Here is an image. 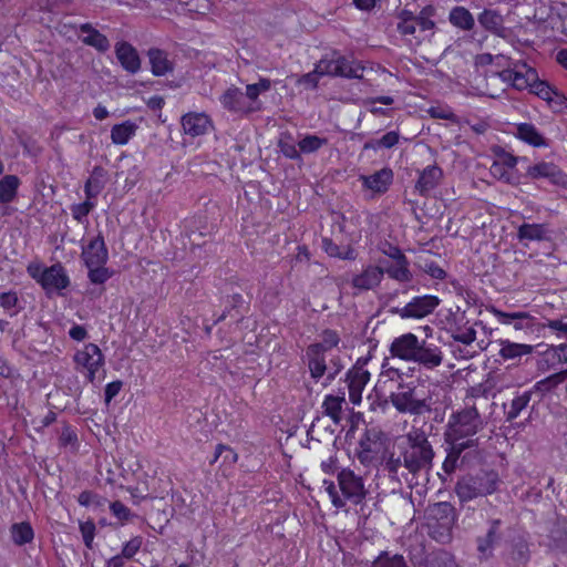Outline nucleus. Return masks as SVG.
<instances>
[{
	"label": "nucleus",
	"mask_w": 567,
	"mask_h": 567,
	"mask_svg": "<svg viewBox=\"0 0 567 567\" xmlns=\"http://www.w3.org/2000/svg\"><path fill=\"white\" fill-rule=\"evenodd\" d=\"M390 353L392 357L416 362L426 369H434L443 361V352L440 347L425 340L420 341L411 332L396 337L391 343Z\"/></svg>",
	"instance_id": "f257e3e1"
},
{
	"label": "nucleus",
	"mask_w": 567,
	"mask_h": 567,
	"mask_svg": "<svg viewBox=\"0 0 567 567\" xmlns=\"http://www.w3.org/2000/svg\"><path fill=\"white\" fill-rule=\"evenodd\" d=\"M403 467L413 476L429 473L433 466L435 452L426 433L421 429H412L405 435V444L400 445Z\"/></svg>",
	"instance_id": "f03ea898"
},
{
	"label": "nucleus",
	"mask_w": 567,
	"mask_h": 567,
	"mask_svg": "<svg viewBox=\"0 0 567 567\" xmlns=\"http://www.w3.org/2000/svg\"><path fill=\"white\" fill-rule=\"evenodd\" d=\"M389 374H395L400 382L396 391L389 396L390 402L399 413L422 415L432 410V396L429 391L415 382H404L399 370L390 369Z\"/></svg>",
	"instance_id": "7ed1b4c3"
},
{
	"label": "nucleus",
	"mask_w": 567,
	"mask_h": 567,
	"mask_svg": "<svg viewBox=\"0 0 567 567\" xmlns=\"http://www.w3.org/2000/svg\"><path fill=\"white\" fill-rule=\"evenodd\" d=\"M498 474L495 471H480L474 475L461 477L455 485V493L461 503L484 497L497 491Z\"/></svg>",
	"instance_id": "20e7f679"
},
{
	"label": "nucleus",
	"mask_w": 567,
	"mask_h": 567,
	"mask_svg": "<svg viewBox=\"0 0 567 567\" xmlns=\"http://www.w3.org/2000/svg\"><path fill=\"white\" fill-rule=\"evenodd\" d=\"M484 427V421L475 406H467L451 415L444 433L445 441L464 442ZM480 443L477 442V445Z\"/></svg>",
	"instance_id": "39448f33"
},
{
	"label": "nucleus",
	"mask_w": 567,
	"mask_h": 567,
	"mask_svg": "<svg viewBox=\"0 0 567 567\" xmlns=\"http://www.w3.org/2000/svg\"><path fill=\"white\" fill-rule=\"evenodd\" d=\"M75 370L84 373L87 381L93 383L97 371L104 365L105 359L101 349L95 343H87L83 349L74 353Z\"/></svg>",
	"instance_id": "423d86ee"
},
{
	"label": "nucleus",
	"mask_w": 567,
	"mask_h": 567,
	"mask_svg": "<svg viewBox=\"0 0 567 567\" xmlns=\"http://www.w3.org/2000/svg\"><path fill=\"white\" fill-rule=\"evenodd\" d=\"M441 300L433 295H424L413 298L404 307H393L391 313L400 316L402 319H422L431 315L440 305Z\"/></svg>",
	"instance_id": "0eeeda50"
},
{
	"label": "nucleus",
	"mask_w": 567,
	"mask_h": 567,
	"mask_svg": "<svg viewBox=\"0 0 567 567\" xmlns=\"http://www.w3.org/2000/svg\"><path fill=\"white\" fill-rule=\"evenodd\" d=\"M537 71L528 66L525 62H515L513 68H506L496 75L512 87L522 91L529 89L532 83L536 81Z\"/></svg>",
	"instance_id": "6e6552de"
},
{
	"label": "nucleus",
	"mask_w": 567,
	"mask_h": 567,
	"mask_svg": "<svg viewBox=\"0 0 567 567\" xmlns=\"http://www.w3.org/2000/svg\"><path fill=\"white\" fill-rule=\"evenodd\" d=\"M503 522L492 519L484 535L476 538L477 557L480 560H488L493 557L495 548L503 539Z\"/></svg>",
	"instance_id": "1a4fd4ad"
},
{
	"label": "nucleus",
	"mask_w": 567,
	"mask_h": 567,
	"mask_svg": "<svg viewBox=\"0 0 567 567\" xmlns=\"http://www.w3.org/2000/svg\"><path fill=\"white\" fill-rule=\"evenodd\" d=\"M430 516L440 524L442 528L441 539L442 544H446L452 539V529L455 525L457 515L455 507L449 502H439L430 507Z\"/></svg>",
	"instance_id": "9d476101"
},
{
	"label": "nucleus",
	"mask_w": 567,
	"mask_h": 567,
	"mask_svg": "<svg viewBox=\"0 0 567 567\" xmlns=\"http://www.w3.org/2000/svg\"><path fill=\"white\" fill-rule=\"evenodd\" d=\"M338 483L344 498L359 505L367 496L362 477L354 474L353 471L343 468L338 474Z\"/></svg>",
	"instance_id": "9b49d317"
},
{
	"label": "nucleus",
	"mask_w": 567,
	"mask_h": 567,
	"mask_svg": "<svg viewBox=\"0 0 567 567\" xmlns=\"http://www.w3.org/2000/svg\"><path fill=\"white\" fill-rule=\"evenodd\" d=\"M220 104L229 112L246 115L259 110V106L252 105L247 99V94L243 93L236 86L228 87L219 97Z\"/></svg>",
	"instance_id": "f8f14e48"
},
{
	"label": "nucleus",
	"mask_w": 567,
	"mask_h": 567,
	"mask_svg": "<svg viewBox=\"0 0 567 567\" xmlns=\"http://www.w3.org/2000/svg\"><path fill=\"white\" fill-rule=\"evenodd\" d=\"M449 332L454 341L470 346L476 340L474 326L478 324V322L470 324L465 312L454 315L452 320L449 321Z\"/></svg>",
	"instance_id": "ddd939ff"
},
{
	"label": "nucleus",
	"mask_w": 567,
	"mask_h": 567,
	"mask_svg": "<svg viewBox=\"0 0 567 567\" xmlns=\"http://www.w3.org/2000/svg\"><path fill=\"white\" fill-rule=\"evenodd\" d=\"M526 175L532 179L547 178L551 184L558 186L567 185V175L557 165L549 162H539L529 166Z\"/></svg>",
	"instance_id": "4468645a"
},
{
	"label": "nucleus",
	"mask_w": 567,
	"mask_h": 567,
	"mask_svg": "<svg viewBox=\"0 0 567 567\" xmlns=\"http://www.w3.org/2000/svg\"><path fill=\"white\" fill-rule=\"evenodd\" d=\"M81 257L86 267L105 266L109 259V250L101 234L83 247Z\"/></svg>",
	"instance_id": "2eb2a0df"
},
{
	"label": "nucleus",
	"mask_w": 567,
	"mask_h": 567,
	"mask_svg": "<svg viewBox=\"0 0 567 567\" xmlns=\"http://www.w3.org/2000/svg\"><path fill=\"white\" fill-rule=\"evenodd\" d=\"M370 380V372L367 369L352 367L346 374L349 389V399L352 404H359L362 399V391Z\"/></svg>",
	"instance_id": "dca6fc26"
},
{
	"label": "nucleus",
	"mask_w": 567,
	"mask_h": 567,
	"mask_svg": "<svg viewBox=\"0 0 567 567\" xmlns=\"http://www.w3.org/2000/svg\"><path fill=\"white\" fill-rule=\"evenodd\" d=\"M115 55L121 66L128 73L135 74L141 70V59L137 50L126 41L115 43Z\"/></svg>",
	"instance_id": "f3484780"
},
{
	"label": "nucleus",
	"mask_w": 567,
	"mask_h": 567,
	"mask_svg": "<svg viewBox=\"0 0 567 567\" xmlns=\"http://www.w3.org/2000/svg\"><path fill=\"white\" fill-rule=\"evenodd\" d=\"M360 181L363 187L373 193L384 194L393 182V172L389 167H384L371 175H361Z\"/></svg>",
	"instance_id": "a211bd4d"
},
{
	"label": "nucleus",
	"mask_w": 567,
	"mask_h": 567,
	"mask_svg": "<svg viewBox=\"0 0 567 567\" xmlns=\"http://www.w3.org/2000/svg\"><path fill=\"white\" fill-rule=\"evenodd\" d=\"M494 315L498 319V321L503 324L513 326V328L517 331L519 330H530L533 331L535 326V318L532 317L528 312L518 311V312H504L502 310L494 309Z\"/></svg>",
	"instance_id": "6ab92c4d"
},
{
	"label": "nucleus",
	"mask_w": 567,
	"mask_h": 567,
	"mask_svg": "<svg viewBox=\"0 0 567 567\" xmlns=\"http://www.w3.org/2000/svg\"><path fill=\"white\" fill-rule=\"evenodd\" d=\"M182 126L185 134L197 137L207 133L212 122L205 113H187L182 117Z\"/></svg>",
	"instance_id": "aec40b11"
},
{
	"label": "nucleus",
	"mask_w": 567,
	"mask_h": 567,
	"mask_svg": "<svg viewBox=\"0 0 567 567\" xmlns=\"http://www.w3.org/2000/svg\"><path fill=\"white\" fill-rule=\"evenodd\" d=\"M42 288L47 291L62 290L70 285V279L61 264L44 269Z\"/></svg>",
	"instance_id": "412c9836"
},
{
	"label": "nucleus",
	"mask_w": 567,
	"mask_h": 567,
	"mask_svg": "<svg viewBox=\"0 0 567 567\" xmlns=\"http://www.w3.org/2000/svg\"><path fill=\"white\" fill-rule=\"evenodd\" d=\"M445 442L450 444V447L447 449V455L443 462L442 467L446 474H451L456 470L461 454L467 449L477 447V440H466L464 442Z\"/></svg>",
	"instance_id": "4be33fe9"
},
{
	"label": "nucleus",
	"mask_w": 567,
	"mask_h": 567,
	"mask_svg": "<svg viewBox=\"0 0 567 567\" xmlns=\"http://www.w3.org/2000/svg\"><path fill=\"white\" fill-rule=\"evenodd\" d=\"M442 177V169L436 165H430L420 173L415 184V190L419 192L421 196H427L429 193L439 185Z\"/></svg>",
	"instance_id": "5701e85b"
},
{
	"label": "nucleus",
	"mask_w": 567,
	"mask_h": 567,
	"mask_svg": "<svg viewBox=\"0 0 567 567\" xmlns=\"http://www.w3.org/2000/svg\"><path fill=\"white\" fill-rule=\"evenodd\" d=\"M147 58L151 64V72L155 76H164L172 73L174 63L168 58V53L158 48H151L147 51Z\"/></svg>",
	"instance_id": "b1692460"
},
{
	"label": "nucleus",
	"mask_w": 567,
	"mask_h": 567,
	"mask_svg": "<svg viewBox=\"0 0 567 567\" xmlns=\"http://www.w3.org/2000/svg\"><path fill=\"white\" fill-rule=\"evenodd\" d=\"M547 545L555 550H567V520L565 518H556L550 523Z\"/></svg>",
	"instance_id": "393cba45"
},
{
	"label": "nucleus",
	"mask_w": 567,
	"mask_h": 567,
	"mask_svg": "<svg viewBox=\"0 0 567 567\" xmlns=\"http://www.w3.org/2000/svg\"><path fill=\"white\" fill-rule=\"evenodd\" d=\"M383 278V268L368 266L361 274L352 278V286L358 290H370L377 287Z\"/></svg>",
	"instance_id": "a878e982"
},
{
	"label": "nucleus",
	"mask_w": 567,
	"mask_h": 567,
	"mask_svg": "<svg viewBox=\"0 0 567 567\" xmlns=\"http://www.w3.org/2000/svg\"><path fill=\"white\" fill-rule=\"evenodd\" d=\"M478 23L488 32L505 38L506 28L503 17L495 10L485 9L477 17Z\"/></svg>",
	"instance_id": "bb28decb"
},
{
	"label": "nucleus",
	"mask_w": 567,
	"mask_h": 567,
	"mask_svg": "<svg viewBox=\"0 0 567 567\" xmlns=\"http://www.w3.org/2000/svg\"><path fill=\"white\" fill-rule=\"evenodd\" d=\"M550 230L546 224L524 223L518 227L519 241H545L550 239Z\"/></svg>",
	"instance_id": "cd10ccee"
},
{
	"label": "nucleus",
	"mask_w": 567,
	"mask_h": 567,
	"mask_svg": "<svg viewBox=\"0 0 567 567\" xmlns=\"http://www.w3.org/2000/svg\"><path fill=\"white\" fill-rule=\"evenodd\" d=\"M80 31L86 34L82 38V42L84 44L94 48L96 51L101 53H104L110 49L111 44L106 35L101 33L91 23L81 24Z\"/></svg>",
	"instance_id": "c85d7f7f"
},
{
	"label": "nucleus",
	"mask_w": 567,
	"mask_h": 567,
	"mask_svg": "<svg viewBox=\"0 0 567 567\" xmlns=\"http://www.w3.org/2000/svg\"><path fill=\"white\" fill-rule=\"evenodd\" d=\"M499 346L498 355L505 361H519L522 357L534 351V347L530 344L512 342L509 340H499Z\"/></svg>",
	"instance_id": "c756f323"
},
{
	"label": "nucleus",
	"mask_w": 567,
	"mask_h": 567,
	"mask_svg": "<svg viewBox=\"0 0 567 567\" xmlns=\"http://www.w3.org/2000/svg\"><path fill=\"white\" fill-rule=\"evenodd\" d=\"M306 355L308 358L310 375L313 380L318 381L328 371L324 352L320 351V348L318 347L309 346L307 348Z\"/></svg>",
	"instance_id": "7c9ffc66"
},
{
	"label": "nucleus",
	"mask_w": 567,
	"mask_h": 567,
	"mask_svg": "<svg viewBox=\"0 0 567 567\" xmlns=\"http://www.w3.org/2000/svg\"><path fill=\"white\" fill-rule=\"evenodd\" d=\"M529 91L547 102H556L559 105H563L566 102L565 96L558 93L546 81L540 80L538 73H536V81L535 83H532Z\"/></svg>",
	"instance_id": "2f4dec72"
},
{
	"label": "nucleus",
	"mask_w": 567,
	"mask_h": 567,
	"mask_svg": "<svg viewBox=\"0 0 567 567\" xmlns=\"http://www.w3.org/2000/svg\"><path fill=\"white\" fill-rule=\"evenodd\" d=\"M450 23L463 31H471L475 25V19L468 9L465 7H454L449 13Z\"/></svg>",
	"instance_id": "473e14b6"
},
{
	"label": "nucleus",
	"mask_w": 567,
	"mask_h": 567,
	"mask_svg": "<svg viewBox=\"0 0 567 567\" xmlns=\"http://www.w3.org/2000/svg\"><path fill=\"white\" fill-rule=\"evenodd\" d=\"M244 305L245 300L243 296L240 293H233L227 299L225 310L214 320V324L224 321L227 317L235 318L237 322L241 321L244 318V313L241 311Z\"/></svg>",
	"instance_id": "72a5a7b5"
},
{
	"label": "nucleus",
	"mask_w": 567,
	"mask_h": 567,
	"mask_svg": "<svg viewBox=\"0 0 567 567\" xmlns=\"http://www.w3.org/2000/svg\"><path fill=\"white\" fill-rule=\"evenodd\" d=\"M336 63H337V76L348 78V79H361L363 68L354 62L349 60L348 58L334 52Z\"/></svg>",
	"instance_id": "f704fd0d"
},
{
	"label": "nucleus",
	"mask_w": 567,
	"mask_h": 567,
	"mask_svg": "<svg viewBox=\"0 0 567 567\" xmlns=\"http://www.w3.org/2000/svg\"><path fill=\"white\" fill-rule=\"evenodd\" d=\"M137 128V124L130 120L115 124L111 130V140L116 145H125L135 135Z\"/></svg>",
	"instance_id": "c9c22d12"
},
{
	"label": "nucleus",
	"mask_w": 567,
	"mask_h": 567,
	"mask_svg": "<svg viewBox=\"0 0 567 567\" xmlns=\"http://www.w3.org/2000/svg\"><path fill=\"white\" fill-rule=\"evenodd\" d=\"M408 258H401L400 260L393 261V264L386 265L383 268V275L386 274L391 279L399 282H409L412 280V272L409 269Z\"/></svg>",
	"instance_id": "e433bc0d"
},
{
	"label": "nucleus",
	"mask_w": 567,
	"mask_h": 567,
	"mask_svg": "<svg viewBox=\"0 0 567 567\" xmlns=\"http://www.w3.org/2000/svg\"><path fill=\"white\" fill-rule=\"evenodd\" d=\"M0 307L4 315L10 318L16 317L24 308L18 292L13 290L0 293Z\"/></svg>",
	"instance_id": "4c0bfd02"
},
{
	"label": "nucleus",
	"mask_w": 567,
	"mask_h": 567,
	"mask_svg": "<svg viewBox=\"0 0 567 567\" xmlns=\"http://www.w3.org/2000/svg\"><path fill=\"white\" fill-rule=\"evenodd\" d=\"M532 391H524L523 393L516 395L509 403L508 409L505 408V416L506 421L512 422L516 417L520 415V413L527 409L532 399Z\"/></svg>",
	"instance_id": "58836bf2"
},
{
	"label": "nucleus",
	"mask_w": 567,
	"mask_h": 567,
	"mask_svg": "<svg viewBox=\"0 0 567 567\" xmlns=\"http://www.w3.org/2000/svg\"><path fill=\"white\" fill-rule=\"evenodd\" d=\"M517 136L522 141L535 147L547 146L546 140L538 130L530 123H520L517 125Z\"/></svg>",
	"instance_id": "ea45409f"
},
{
	"label": "nucleus",
	"mask_w": 567,
	"mask_h": 567,
	"mask_svg": "<svg viewBox=\"0 0 567 567\" xmlns=\"http://www.w3.org/2000/svg\"><path fill=\"white\" fill-rule=\"evenodd\" d=\"M20 179L16 175H6L0 179V203L9 204L17 197Z\"/></svg>",
	"instance_id": "a19ab883"
},
{
	"label": "nucleus",
	"mask_w": 567,
	"mask_h": 567,
	"mask_svg": "<svg viewBox=\"0 0 567 567\" xmlns=\"http://www.w3.org/2000/svg\"><path fill=\"white\" fill-rule=\"evenodd\" d=\"M346 399L343 395H332L328 394L326 395L322 409L323 413L331 417V420L334 423H339L341 421V413H342V405L344 403Z\"/></svg>",
	"instance_id": "79ce46f5"
},
{
	"label": "nucleus",
	"mask_w": 567,
	"mask_h": 567,
	"mask_svg": "<svg viewBox=\"0 0 567 567\" xmlns=\"http://www.w3.org/2000/svg\"><path fill=\"white\" fill-rule=\"evenodd\" d=\"M104 176V169L100 166L94 167L91 177L84 185V193L86 199L91 200L95 198L104 188V184L101 178Z\"/></svg>",
	"instance_id": "37998d69"
},
{
	"label": "nucleus",
	"mask_w": 567,
	"mask_h": 567,
	"mask_svg": "<svg viewBox=\"0 0 567 567\" xmlns=\"http://www.w3.org/2000/svg\"><path fill=\"white\" fill-rule=\"evenodd\" d=\"M371 567H409L401 554H393L388 550L381 551L372 561Z\"/></svg>",
	"instance_id": "c03bdc74"
},
{
	"label": "nucleus",
	"mask_w": 567,
	"mask_h": 567,
	"mask_svg": "<svg viewBox=\"0 0 567 567\" xmlns=\"http://www.w3.org/2000/svg\"><path fill=\"white\" fill-rule=\"evenodd\" d=\"M377 452L372 449V441L365 433L359 441L357 457L364 466H370L375 461Z\"/></svg>",
	"instance_id": "a18cd8bd"
},
{
	"label": "nucleus",
	"mask_w": 567,
	"mask_h": 567,
	"mask_svg": "<svg viewBox=\"0 0 567 567\" xmlns=\"http://www.w3.org/2000/svg\"><path fill=\"white\" fill-rule=\"evenodd\" d=\"M11 535L13 543L19 546L31 543L34 537L33 529L27 522L13 524L11 526Z\"/></svg>",
	"instance_id": "49530a36"
},
{
	"label": "nucleus",
	"mask_w": 567,
	"mask_h": 567,
	"mask_svg": "<svg viewBox=\"0 0 567 567\" xmlns=\"http://www.w3.org/2000/svg\"><path fill=\"white\" fill-rule=\"evenodd\" d=\"M511 558L517 565H525L530 558V550L528 543L518 538L513 542L511 549Z\"/></svg>",
	"instance_id": "de8ad7c7"
},
{
	"label": "nucleus",
	"mask_w": 567,
	"mask_h": 567,
	"mask_svg": "<svg viewBox=\"0 0 567 567\" xmlns=\"http://www.w3.org/2000/svg\"><path fill=\"white\" fill-rule=\"evenodd\" d=\"M382 464L389 475L391 477H395L399 473V470L403 466V458L401 453L395 456L394 452L385 451L382 455Z\"/></svg>",
	"instance_id": "09e8293b"
},
{
	"label": "nucleus",
	"mask_w": 567,
	"mask_h": 567,
	"mask_svg": "<svg viewBox=\"0 0 567 567\" xmlns=\"http://www.w3.org/2000/svg\"><path fill=\"white\" fill-rule=\"evenodd\" d=\"M271 87V81L269 79H260L257 83H254V84H248L246 86V94H247V99L250 103H252V105H255L258 101V96L264 93V92H267L269 91Z\"/></svg>",
	"instance_id": "8fccbe9b"
},
{
	"label": "nucleus",
	"mask_w": 567,
	"mask_h": 567,
	"mask_svg": "<svg viewBox=\"0 0 567 567\" xmlns=\"http://www.w3.org/2000/svg\"><path fill=\"white\" fill-rule=\"evenodd\" d=\"M327 143V138L319 137L317 135H306L302 140L299 141L298 146L300 152L310 154L317 152Z\"/></svg>",
	"instance_id": "3c124183"
},
{
	"label": "nucleus",
	"mask_w": 567,
	"mask_h": 567,
	"mask_svg": "<svg viewBox=\"0 0 567 567\" xmlns=\"http://www.w3.org/2000/svg\"><path fill=\"white\" fill-rule=\"evenodd\" d=\"M321 342L312 343L311 347L320 348V351L326 352L334 347H337L340 342V337L337 331L331 329H326L321 333Z\"/></svg>",
	"instance_id": "603ef678"
},
{
	"label": "nucleus",
	"mask_w": 567,
	"mask_h": 567,
	"mask_svg": "<svg viewBox=\"0 0 567 567\" xmlns=\"http://www.w3.org/2000/svg\"><path fill=\"white\" fill-rule=\"evenodd\" d=\"M95 207V204L92 200H84L80 204H73L70 209L72 213V217L79 221L80 224L86 223V216Z\"/></svg>",
	"instance_id": "864d4df0"
},
{
	"label": "nucleus",
	"mask_w": 567,
	"mask_h": 567,
	"mask_svg": "<svg viewBox=\"0 0 567 567\" xmlns=\"http://www.w3.org/2000/svg\"><path fill=\"white\" fill-rule=\"evenodd\" d=\"M560 349H563L561 344L550 346L544 352V361L548 368H555L559 364H567L564 360L563 352L560 351Z\"/></svg>",
	"instance_id": "5fc2aeb1"
},
{
	"label": "nucleus",
	"mask_w": 567,
	"mask_h": 567,
	"mask_svg": "<svg viewBox=\"0 0 567 567\" xmlns=\"http://www.w3.org/2000/svg\"><path fill=\"white\" fill-rule=\"evenodd\" d=\"M87 269H89V274H87L89 279L92 284H95V285L104 284L113 275V271H111L105 266H92V267H87Z\"/></svg>",
	"instance_id": "6e6d98bb"
},
{
	"label": "nucleus",
	"mask_w": 567,
	"mask_h": 567,
	"mask_svg": "<svg viewBox=\"0 0 567 567\" xmlns=\"http://www.w3.org/2000/svg\"><path fill=\"white\" fill-rule=\"evenodd\" d=\"M78 502L82 506H93L95 508L103 507L106 504V499L104 497L91 491H83L79 495Z\"/></svg>",
	"instance_id": "4d7b16f0"
},
{
	"label": "nucleus",
	"mask_w": 567,
	"mask_h": 567,
	"mask_svg": "<svg viewBox=\"0 0 567 567\" xmlns=\"http://www.w3.org/2000/svg\"><path fill=\"white\" fill-rule=\"evenodd\" d=\"M426 565L427 567H455L453 557L444 550L432 554Z\"/></svg>",
	"instance_id": "13d9d810"
},
{
	"label": "nucleus",
	"mask_w": 567,
	"mask_h": 567,
	"mask_svg": "<svg viewBox=\"0 0 567 567\" xmlns=\"http://www.w3.org/2000/svg\"><path fill=\"white\" fill-rule=\"evenodd\" d=\"M317 73L322 75L337 76V63L334 52L331 58L324 56L316 64Z\"/></svg>",
	"instance_id": "bf43d9fd"
},
{
	"label": "nucleus",
	"mask_w": 567,
	"mask_h": 567,
	"mask_svg": "<svg viewBox=\"0 0 567 567\" xmlns=\"http://www.w3.org/2000/svg\"><path fill=\"white\" fill-rule=\"evenodd\" d=\"M543 327L548 328L556 338L567 339V322L563 319H547Z\"/></svg>",
	"instance_id": "052dcab7"
},
{
	"label": "nucleus",
	"mask_w": 567,
	"mask_h": 567,
	"mask_svg": "<svg viewBox=\"0 0 567 567\" xmlns=\"http://www.w3.org/2000/svg\"><path fill=\"white\" fill-rule=\"evenodd\" d=\"M219 457H223L224 464H234L237 461V454L229 446L218 444L215 450L214 458L210 463H215Z\"/></svg>",
	"instance_id": "680f3d73"
},
{
	"label": "nucleus",
	"mask_w": 567,
	"mask_h": 567,
	"mask_svg": "<svg viewBox=\"0 0 567 567\" xmlns=\"http://www.w3.org/2000/svg\"><path fill=\"white\" fill-rule=\"evenodd\" d=\"M567 379V369L554 373L553 375L539 381L537 386L539 389L550 390L557 386L559 383L564 382Z\"/></svg>",
	"instance_id": "e2e57ef3"
},
{
	"label": "nucleus",
	"mask_w": 567,
	"mask_h": 567,
	"mask_svg": "<svg viewBox=\"0 0 567 567\" xmlns=\"http://www.w3.org/2000/svg\"><path fill=\"white\" fill-rule=\"evenodd\" d=\"M80 530L82 534L83 542L89 549L93 547V540L95 536V524L92 520H87L80 524Z\"/></svg>",
	"instance_id": "0e129e2a"
},
{
	"label": "nucleus",
	"mask_w": 567,
	"mask_h": 567,
	"mask_svg": "<svg viewBox=\"0 0 567 567\" xmlns=\"http://www.w3.org/2000/svg\"><path fill=\"white\" fill-rule=\"evenodd\" d=\"M489 173L493 177H495L499 181H503L506 183H511V181H512L511 171L507 169L506 167H504L503 165H501L499 163H497L496 161H494L493 164L491 165Z\"/></svg>",
	"instance_id": "69168bd1"
},
{
	"label": "nucleus",
	"mask_w": 567,
	"mask_h": 567,
	"mask_svg": "<svg viewBox=\"0 0 567 567\" xmlns=\"http://www.w3.org/2000/svg\"><path fill=\"white\" fill-rule=\"evenodd\" d=\"M110 509L112 514L118 518L121 522L128 520L132 516V513L128 507H126L123 503L120 501H115L110 504Z\"/></svg>",
	"instance_id": "338daca9"
},
{
	"label": "nucleus",
	"mask_w": 567,
	"mask_h": 567,
	"mask_svg": "<svg viewBox=\"0 0 567 567\" xmlns=\"http://www.w3.org/2000/svg\"><path fill=\"white\" fill-rule=\"evenodd\" d=\"M142 546V537L137 536L124 544L121 554L126 558L131 559L140 550Z\"/></svg>",
	"instance_id": "774afa93"
}]
</instances>
